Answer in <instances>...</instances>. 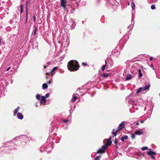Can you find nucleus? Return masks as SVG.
Segmentation results:
<instances>
[{"label": "nucleus", "instance_id": "62", "mask_svg": "<svg viewBox=\"0 0 160 160\" xmlns=\"http://www.w3.org/2000/svg\"><path fill=\"white\" fill-rule=\"evenodd\" d=\"M48 74V73H46V75H47V74Z\"/></svg>", "mask_w": 160, "mask_h": 160}, {"label": "nucleus", "instance_id": "20", "mask_svg": "<svg viewBox=\"0 0 160 160\" xmlns=\"http://www.w3.org/2000/svg\"><path fill=\"white\" fill-rule=\"evenodd\" d=\"M55 127L54 128L52 127H51L49 129V131L52 132L54 130H55V131H56L58 128V126H55Z\"/></svg>", "mask_w": 160, "mask_h": 160}, {"label": "nucleus", "instance_id": "1", "mask_svg": "<svg viewBox=\"0 0 160 160\" xmlns=\"http://www.w3.org/2000/svg\"><path fill=\"white\" fill-rule=\"evenodd\" d=\"M67 67L70 71H75L78 70L80 67L78 62L75 60L70 61L68 63Z\"/></svg>", "mask_w": 160, "mask_h": 160}, {"label": "nucleus", "instance_id": "42", "mask_svg": "<svg viewBox=\"0 0 160 160\" xmlns=\"http://www.w3.org/2000/svg\"><path fill=\"white\" fill-rule=\"evenodd\" d=\"M49 95V93H46L45 96H43L45 98H48Z\"/></svg>", "mask_w": 160, "mask_h": 160}, {"label": "nucleus", "instance_id": "64", "mask_svg": "<svg viewBox=\"0 0 160 160\" xmlns=\"http://www.w3.org/2000/svg\"><path fill=\"white\" fill-rule=\"evenodd\" d=\"M46 78H48V77H47V76H46Z\"/></svg>", "mask_w": 160, "mask_h": 160}, {"label": "nucleus", "instance_id": "29", "mask_svg": "<svg viewBox=\"0 0 160 160\" xmlns=\"http://www.w3.org/2000/svg\"><path fill=\"white\" fill-rule=\"evenodd\" d=\"M142 91H143V89L142 87L139 88L137 91L136 93L138 94L141 92Z\"/></svg>", "mask_w": 160, "mask_h": 160}, {"label": "nucleus", "instance_id": "60", "mask_svg": "<svg viewBox=\"0 0 160 160\" xmlns=\"http://www.w3.org/2000/svg\"><path fill=\"white\" fill-rule=\"evenodd\" d=\"M53 123H51V126L52 125H53Z\"/></svg>", "mask_w": 160, "mask_h": 160}, {"label": "nucleus", "instance_id": "32", "mask_svg": "<svg viewBox=\"0 0 160 160\" xmlns=\"http://www.w3.org/2000/svg\"><path fill=\"white\" fill-rule=\"evenodd\" d=\"M34 28H35V29L34 30V35H36V32L38 31V28H37L36 26H35L34 27Z\"/></svg>", "mask_w": 160, "mask_h": 160}, {"label": "nucleus", "instance_id": "16", "mask_svg": "<svg viewBox=\"0 0 160 160\" xmlns=\"http://www.w3.org/2000/svg\"><path fill=\"white\" fill-rule=\"evenodd\" d=\"M112 52L115 56H118L120 54V52L118 50L114 49L113 50Z\"/></svg>", "mask_w": 160, "mask_h": 160}, {"label": "nucleus", "instance_id": "13", "mask_svg": "<svg viewBox=\"0 0 160 160\" xmlns=\"http://www.w3.org/2000/svg\"><path fill=\"white\" fill-rule=\"evenodd\" d=\"M27 3L28 1H27V3L26 5V21L25 22V23H26L28 22V6H27Z\"/></svg>", "mask_w": 160, "mask_h": 160}, {"label": "nucleus", "instance_id": "37", "mask_svg": "<svg viewBox=\"0 0 160 160\" xmlns=\"http://www.w3.org/2000/svg\"><path fill=\"white\" fill-rule=\"evenodd\" d=\"M23 5H21L20 6V12L21 13H22L23 12Z\"/></svg>", "mask_w": 160, "mask_h": 160}, {"label": "nucleus", "instance_id": "44", "mask_svg": "<svg viewBox=\"0 0 160 160\" xmlns=\"http://www.w3.org/2000/svg\"><path fill=\"white\" fill-rule=\"evenodd\" d=\"M82 64L83 66H86L87 65V63L85 62H82Z\"/></svg>", "mask_w": 160, "mask_h": 160}, {"label": "nucleus", "instance_id": "46", "mask_svg": "<svg viewBox=\"0 0 160 160\" xmlns=\"http://www.w3.org/2000/svg\"><path fill=\"white\" fill-rule=\"evenodd\" d=\"M114 143L116 144V145H117V140L116 139H115V140H114Z\"/></svg>", "mask_w": 160, "mask_h": 160}, {"label": "nucleus", "instance_id": "31", "mask_svg": "<svg viewBox=\"0 0 160 160\" xmlns=\"http://www.w3.org/2000/svg\"><path fill=\"white\" fill-rule=\"evenodd\" d=\"M132 8V10H134L135 9V4L134 2H132L131 4Z\"/></svg>", "mask_w": 160, "mask_h": 160}, {"label": "nucleus", "instance_id": "61", "mask_svg": "<svg viewBox=\"0 0 160 160\" xmlns=\"http://www.w3.org/2000/svg\"><path fill=\"white\" fill-rule=\"evenodd\" d=\"M40 151L41 152H43V151H41V150H40Z\"/></svg>", "mask_w": 160, "mask_h": 160}, {"label": "nucleus", "instance_id": "48", "mask_svg": "<svg viewBox=\"0 0 160 160\" xmlns=\"http://www.w3.org/2000/svg\"><path fill=\"white\" fill-rule=\"evenodd\" d=\"M62 7L63 8L64 10L66 9V5H65V6H62Z\"/></svg>", "mask_w": 160, "mask_h": 160}, {"label": "nucleus", "instance_id": "41", "mask_svg": "<svg viewBox=\"0 0 160 160\" xmlns=\"http://www.w3.org/2000/svg\"><path fill=\"white\" fill-rule=\"evenodd\" d=\"M49 147V148H50V149H51L53 148V147L52 146V144L50 143L49 145H48V147Z\"/></svg>", "mask_w": 160, "mask_h": 160}, {"label": "nucleus", "instance_id": "12", "mask_svg": "<svg viewBox=\"0 0 160 160\" xmlns=\"http://www.w3.org/2000/svg\"><path fill=\"white\" fill-rule=\"evenodd\" d=\"M58 67H55L53 68L52 69L50 73L52 75H53L55 73V71L58 69Z\"/></svg>", "mask_w": 160, "mask_h": 160}, {"label": "nucleus", "instance_id": "54", "mask_svg": "<svg viewBox=\"0 0 160 160\" xmlns=\"http://www.w3.org/2000/svg\"><path fill=\"white\" fill-rule=\"evenodd\" d=\"M35 16H34V17H33V20H34V21L35 20Z\"/></svg>", "mask_w": 160, "mask_h": 160}, {"label": "nucleus", "instance_id": "18", "mask_svg": "<svg viewBox=\"0 0 160 160\" xmlns=\"http://www.w3.org/2000/svg\"><path fill=\"white\" fill-rule=\"evenodd\" d=\"M61 5V6H64L66 5L67 2L66 0H60Z\"/></svg>", "mask_w": 160, "mask_h": 160}, {"label": "nucleus", "instance_id": "21", "mask_svg": "<svg viewBox=\"0 0 160 160\" xmlns=\"http://www.w3.org/2000/svg\"><path fill=\"white\" fill-rule=\"evenodd\" d=\"M135 134L137 135H141L143 133V132L141 131L137 130L135 132Z\"/></svg>", "mask_w": 160, "mask_h": 160}, {"label": "nucleus", "instance_id": "15", "mask_svg": "<svg viewBox=\"0 0 160 160\" xmlns=\"http://www.w3.org/2000/svg\"><path fill=\"white\" fill-rule=\"evenodd\" d=\"M46 102V98L44 97L43 96H42L41 97V98L40 99V104H42V103H43L45 104V103Z\"/></svg>", "mask_w": 160, "mask_h": 160}, {"label": "nucleus", "instance_id": "26", "mask_svg": "<svg viewBox=\"0 0 160 160\" xmlns=\"http://www.w3.org/2000/svg\"><path fill=\"white\" fill-rule=\"evenodd\" d=\"M48 87V85L47 83H44L42 85V89L44 90H45L47 89Z\"/></svg>", "mask_w": 160, "mask_h": 160}, {"label": "nucleus", "instance_id": "8", "mask_svg": "<svg viewBox=\"0 0 160 160\" xmlns=\"http://www.w3.org/2000/svg\"><path fill=\"white\" fill-rule=\"evenodd\" d=\"M148 155H150L151 157L156 154V153L151 151V149H150L149 151L147 152Z\"/></svg>", "mask_w": 160, "mask_h": 160}, {"label": "nucleus", "instance_id": "7", "mask_svg": "<svg viewBox=\"0 0 160 160\" xmlns=\"http://www.w3.org/2000/svg\"><path fill=\"white\" fill-rule=\"evenodd\" d=\"M121 129H120V128L118 127L117 130H116L115 129H113L112 130V134L113 135V137L116 136L117 134V132Z\"/></svg>", "mask_w": 160, "mask_h": 160}, {"label": "nucleus", "instance_id": "10", "mask_svg": "<svg viewBox=\"0 0 160 160\" xmlns=\"http://www.w3.org/2000/svg\"><path fill=\"white\" fill-rule=\"evenodd\" d=\"M134 61L133 60H128L126 62V66L127 68H129L130 66V64L133 63Z\"/></svg>", "mask_w": 160, "mask_h": 160}, {"label": "nucleus", "instance_id": "59", "mask_svg": "<svg viewBox=\"0 0 160 160\" xmlns=\"http://www.w3.org/2000/svg\"><path fill=\"white\" fill-rule=\"evenodd\" d=\"M2 42V41H0V45H1Z\"/></svg>", "mask_w": 160, "mask_h": 160}, {"label": "nucleus", "instance_id": "57", "mask_svg": "<svg viewBox=\"0 0 160 160\" xmlns=\"http://www.w3.org/2000/svg\"><path fill=\"white\" fill-rule=\"evenodd\" d=\"M58 43H61V41H58Z\"/></svg>", "mask_w": 160, "mask_h": 160}, {"label": "nucleus", "instance_id": "58", "mask_svg": "<svg viewBox=\"0 0 160 160\" xmlns=\"http://www.w3.org/2000/svg\"><path fill=\"white\" fill-rule=\"evenodd\" d=\"M74 20H75L74 19H73L72 20V21L73 22H74Z\"/></svg>", "mask_w": 160, "mask_h": 160}, {"label": "nucleus", "instance_id": "28", "mask_svg": "<svg viewBox=\"0 0 160 160\" xmlns=\"http://www.w3.org/2000/svg\"><path fill=\"white\" fill-rule=\"evenodd\" d=\"M138 71L139 73V77L140 78L142 76V73L141 70L140 69H139Z\"/></svg>", "mask_w": 160, "mask_h": 160}, {"label": "nucleus", "instance_id": "39", "mask_svg": "<svg viewBox=\"0 0 160 160\" xmlns=\"http://www.w3.org/2000/svg\"><path fill=\"white\" fill-rule=\"evenodd\" d=\"M49 62H48L46 64L44 65V68H46V67H47L49 65Z\"/></svg>", "mask_w": 160, "mask_h": 160}, {"label": "nucleus", "instance_id": "49", "mask_svg": "<svg viewBox=\"0 0 160 160\" xmlns=\"http://www.w3.org/2000/svg\"><path fill=\"white\" fill-rule=\"evenodd\" d=\"M153 0V1H152V2H156L158 1V0Z\"/></svg>", "mask_w": 160, "mask_h": 160}, {"label": "nucleus", "instance_id": "51", "mask_svg": "<svg viewBox=\"0 0 160 160\" xmlns=\"http://www.w3.org/2000/svg\"><path fill=\"white\" fill-rule=\"evenodd\" d=\"M139 125V122H136V125Z\"/></svg>", "mask_w": 160, "mask_h": 160}, {"label": "nucleus", "instance_id": "2", "mask_svg": "<svg viewBox=\"0 0 160 160\" xmlns=\"http://www.w3.org/2000/svg\"><path fill=\"white\" fill-rule=\"evenodd\" d=\"M112 138L110 137L108 139L106 144L104 145L99 148L97 152L96 153H104L105 152L108 146H110L112 144Z\"/></svg>", "mask_w": 160, "mask_h": 160}, {"label": "nucleus", "instance_id": "34", "mask_svg": "<svg viewBox=\"0 0 160 160\" xmlns=\"http://www.w3.org/2000/svg\"><path fill=\"white\" fill-rule=\"evenodd\" d=\"M106 67V65H104L102 66V71L103 72L104 71L105 68Z\"/></svg>", "mask_w": 160, "mask_h": 160}, {"label": "nucleus", "instance_id": "25", "mask_svg": "<svg viewBox=\"0 0 160 160\" xmlns=\"http://www.w3.org/2000/svg\"><path fill=\"white\" fill-rule=\"evenodd\" d=\"M110 75L109 73H103L101 75V76L102 77L107 78Z\"/></svg>", "mask_w": 160, "mask_h": 160}, {"label": "nucleus", "instance_id": "35", "mask_svg": "<svg viewBox=\"0 0 160 160\" xmlns=\"http://www.w3.org/2000/svg\"><path fill=\"white\" fill-rule=\"evenodd\" d=\"M101 157V155L97 156L95 158V160H99L100 158Z\"/></svg>", "mask_w": 160, "mask_h": 160}, {"label": "nucleus", "instance_id": "22", "mask_svg": "<svg viewBox=\"0 0 160 160\" xmlns=\"http://www.w3.org/2000/svg\"><path fill=\"white\" fill-rule=\"evenodd\" d=\"M132 78V76L130 74H128L127 75L126 78L125 79L126 81L130 80Z\"/></svg>", "mask_w": 160, "mask_h": 160}, {"label": "nucleus", "instance_id": "11", "mask_svg": "<svg viewBox=\"0 0 160 160\" xmlns=\"http://www.w3.org/2000/svg\"><path fill=\"white\" fill-rule=\"evenodd\" d=\"M78 94L74 93L73 94L72 96V98L71 99V101L72 102H74L76 100V99L77 98V96H78Z\"/></svg>", "mask_w": 160, "mask_h": 160}, {"label": "nucleus", "instance_id": "6", "mask_svg": "<svg viewBox=\"0 0 160 160\" xmlns=\"http://www.w3.org/2000/svg\"><path fill=\"white\" fill-rule=\"evenodd\" d=\"M7 143V145H8V147H6V148H8L7 149H6V150H13L15 149V147H13L12 145L13 143L11 142H8Z\"/></svg>", "mask_w": 160, "mask_h": 160}, {"label": "nucleus", "instance_id": "9", "mask_svg": "<svg viewBox=\"0 0 160 160\" xmlns=\"http://www.w3.org/2000/svg\"><path fill=\"white\" fill-rule=\"evenodd\" d=\"M69 44V41H64L62 42V46H64V47H68Z\"/></svg>", "mask_w": 160, "mask_h": 160}, {"label": "nucleus", "instance_id": "52", "mask_svg": "<svg viewBox=\"0 0 160 160\" xmlns=\"http://www.w3.org/2000/svg\"><path fill=\"white\" fill-rule=\"evenodd\" d=\"M144 122V120H142L140 121V122L141 123H143Z\"/></svg>", "mask_w": 160, "mask_h": 160}, {"label": "nucleus", "instance_id": "47", "mask_svg": "<svg viewBox=\"0 0 160 160\" xmlns=\"http://www.w3.org/2000/svg\"><path fill=\"white\" fill-rule=\"evenodd\" d=\"M10 68H11V67H9L8 68H7V70H6V71H9V69H10Z\"/></svg>", "mask_w": 160, "mask_h": 160}, {"label": "nucleus", "instance_id": "55", "mask_svg": "<svg viewBox=\"0 0 160 160\" xmlns=\"http://www.w3.org/2000/svg\"><path fill=\"white\" fill-rule=\"evenodd\" d=\"M48 149V148H45L44 149V151H45L46 150V151H47V149Z\"/></svg>", "mask_w": 160, "mask_h": 160}, {"label": "nucleus", "instance_id": "33", "mask_svg": "<svg viewBox=\"0 0 160 160\" xmlns=\"http://www.w3.org/2000/svg\"><path fill=\"white\" fill-rule=\"evenodd\" d=\"M148 149V147H143L141 148V150L142 151L147 150Z\"/></svg>", "mask_w": 160, "mask_h": 160}, {"label": "nucleus", "instance_id": "63", "mask_svg": "<svg viewBox=\"0 0 160 160\" xmlns=\"http://www.w3.org/2000/svg\"><path fill=\"white\" fill-rule=\"evenodd\" d=\"M83 22H84V21H82V23H83Z\"/></svg>", "mask_w": 160, "mask_h": 160}, {"label": "nucleus", "instance_id": "50", "mask_svg": "<svg viewBox=\"0 0 160 160\" xmlns=\"http://www.w3.org/2000/svg\"><path fill=\"white\" fill-rule=\"evenodd\" d=\"M152 59H153V58H152V57H151L150 58H149V60H150V61H152Z\"/></svg>", "mask_w": 160, "mask_h": 160}, {"label": "nucleus", "instance_id": "53", "mask_svg": "<svg viewBox=\"0 0 160 160\" xmlns=\"http://www.w3.org/2000/svg\"><path fill=\"white\" fill-rule=\"evenodd\" d=\"M152 158H153L154 159H155V158L153 156H152V157H151Z\"/></svg>", "mask_w": 160, "mask_h": 160}, {"label": "nucleus", "instance_id": "4", "mask_svg": "<svg viewBox=\"0 0 160 160\" xmlns=\"http://www.w3.org/2000/svg\"><path fill=\"white\" fill-rule=\"evenodd\" d=\"M36 41H30L29 42V46L30 48H35L38 46Z\"/></svg>", "mask_w": 160, "mask_h": 160}, {"label": "nucleus", "instance_id": "3", "mask_svg": "<svg viewBox=\"0 0 160 160\" xmlns=\"http://www.w3.org/2000/svg\"><path fill=\"white\" fill-rule=\"evenodd\" d=\"M126 101H128L130 104L133 105H138L137 102H138L139 99H137V101L134 100L133 97H131L130 95L127 97L126 98Z\"/></svg>", "mask_w": 160, "mask_h": 160}, {"label": "nucleus", "instance_id": "36", "mask_svg": "<svg viewBox=\"0 0 160 160\" xmlns=\"http://www.w3.org/2000/svg\"><path fill=\"white\" fill-rule=\"evenodd\" d=\"M52 78H51L50 79V80L47 82V83L48 84H51L52 83Z\"/></svg>", "mask_w": 160, "mask_h": 160}, {"label": "nucleus", "instance_id": "30", "mask_svg": "<svg viewBox=\"0 0 160 160\" xmlns=\"http://www.w3.org/2000/svg\"><path fill=\"white\" fill-rule=\"evenodd\" d=\"M40 95L39 94H37L36 95V98L38 100H40Z\"/></svg>", "mask_w": 160, "mask_h": 160}, {"label": "nucleus", "instance_id": "24", "mask_svg": "<svg viewBox=\"0 0 160 160\" xmlns=\"http://www.w3.org/2000/svg\"><path fill=\"white\" fill-rule=\"evenodd\" d=\"M128 137L127 135H125L124 136H122L121 138V140L122 141H124L125 140L128 139Z\"/></svg>", "mask_w": 160, "mask_h": 160}, {"label": "nucleus", "instance_id": "17", "mask_svg": "<svg viewBox=\"0 0 160 160\" xmlns=\"http://www.w3.org/2000/svg\"><path fill=\"white\" fill-rule=\"evenodd\" d=\"M17 117L18 119L22 120L23 118V115L20 112H18L17 114Z\"/></svg>", "mask_w": 160, "mask_h": 160}, {"label": "nucleus", "instance_id": "40", "mask_svg": "<svg viewBox=\"0 0 160 160\" xmlns=\"http://www.w3.org/2000/svg\"><path fill=\"white\" fill-rule=\"evenodd\" d=\"M135 134H132L131 135V138L132 139H134L135 138Z\"/></svg>", "mask_w": 160, "mask_h": 160}, {"label": "nucleus", "instance_id": "56", "mask_svg": "<svg viewBox=\"0 0 160 160\" xmlns=\"http://www.w3.org/2000/svg\"><path fill=\"white\" fill-rule=\"evenodd\" d=\"M105 65H106L107 64V61L106 60L105 61Z\"/></svg>", "mask_w": 160, "mask_h": 160}, {"label": "nucleus", "instance_id": "5", "mask_svg": "<svg viewBox=\"0 0 160 160\" xmlns=\"http://www.w3.org/2000/svg\"><path fill=\"white\" fill-rule=\"evenodd\" d=\"M27 138L26 136L24 135H22L18 136L14 138V140L15 141H23V140H25Z\"/></svg>", "mask_w": 160, "mask_h": 160}, {"label": "nucleus", "instance_id": "45", "mask_svg": "<svg viewBox=\"0 0 160 160\" xmlns=\"http://www.w3.org/2000/svg\"><path fill=\"white\" fill-rule=\"evenodd\" d=\"M130 111L131 113H133L135 112V111L134 110L133 111L131 108L130 109Z\"/></svg>", "mask_w": 160, "mask_h": 160}, {"label": "nucleus", "instance_id": "43", "mask_svg": "<svg viewBox=\"0 0 160 160\" xmlns=\"http://www.w3.org/2000/svg\"><path fill=\"white\" fill-rule=\"evenodd\" d=\"M68 119H63L62 121L63 122H65V123H67L68 122Z\"/></svg>", "mask_w": 160, "mask_h": 160}, {"label": "nucleus", "instance_id": "27", "mask_svg": "<svg viewBox=\"0 0 160 160\" xmlns=\"http://www.w3.org/2000/svg\"><path fill=\"white\" fill-rule=\"evenodd\" d=\"M124 122H122L118 126L120 128V129H122L124 127Z\"/></svg>", "mask_w": 160, "mask_h": 160}, {"label": "nucleus", "instance_id": "19", "mask_svg": "<svg viewBox=\"0 0 160 160\" xmlns=\"http://www.w3.org/2000/svg\"><path fill=\"white\" fill-rule=\"evenodd\" d=\"M149 108H150V109H149V113H151L152 112V107H151L150 106L149 107V106H148V105L145 108L144 110H148V109Z\"/></svg>", "mask_w": 160, "mask_h": 160}, {"label": "nucleus", "instance_id": "38", "mask_svg": "<svg viewBox=\"0 0 160 160\" xmlns=\"http://www.w3.org/2000/svg\"><path fill=\"white\" fill-rule=\"evenodd\" d=\"M151 8L152 10L155 9L156 8L155 5L154 4L152 5L151 6Z\"/></svg>", "mask_w": 160, "mask_h": 160}, {"label": "nucleus", "instance_id": "14", "mask_svg": "<svg viewBox=\"0 0 160 160\" xmlns=\"http://www.w3.org/2000/svg\"><path fill=\"white\" fill-rule=\"evenodd\" d=\"M150 83H148V85H146L145 86H144L143 87H142L143 89V91H144L150 88Z\"/></svg>", "mask_w": 160, "mask_h": 160}, {"label": "nucleus", "instance_id": "23", "mask_svg": "<svg viewBox=\"0 0 160 160\" xmlns=\"http://www.w3.org/2000/svg\"><path fill=\"white\" fill-rule=\"evenodd\" d=\"M19 109V107L18 106L17 108L14 109V112L13 113V115L15 116L17 114Z\"/></svg>", "mask_w": 160, "mask_h": 160}]
</instances>
